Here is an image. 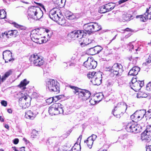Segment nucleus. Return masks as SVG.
I'll list each match as a JSON object with an SVG mask.
<instances>
[{"label": "nucleus", "mask_w": 151, "mask_h": 151, "mask_svg": "<svg viewBox=\"0 0 151 151\" xmlns=\"http://www.w3.org/2000/svg\"><path fill=\"white\" fill-rule=\"evenodd\" d=\"M27 14L28 18L37 20L41 19L43 15V12L40 8L35 6L29 7L28 9Z\"/></svg>", "instance_id": "1"}, {"label": "nucleus", "mask_w": 151, "mask_h": 151, "mask_svg": "<svg viewBox=\"0 0 151 151\" xmlns=\"http://www.w3.org/2000/svg\"><path fill=\"white\" fill-rule=\"evenodd\" d=\"M40 30L39 29H36L32 30L31 32L30 37L31 40L34 42L37 43L41 44L44 42H46L50 38V37L48 35V38H45L46 37L42 36L40 33Z\"/></svg>", "instance_id": "2"}, {"label": "nucleus", "mask_w": 151, "mask_h": 151, "mask_svg": "<svg viewBox=\"0 0 151 151\" xmlns=\"http://www.w3.org/2000/svg\"><path fill=\"white\" fill-rule=\"evenodd\" d=\"M70 87L74 90V93L78 95L79 98L83 101L87 100L91 96V93L88 91L73 86H70Z\"/></svg>", "instance_id": "3"}, {"label": "nucleus", "mask_w": 151, "mask_h": 151, "mask_svg": "<svg viewBox=\"0 0 151 151\" xmlns=\"http://www.w3.org/2000/svg\"><path fill=\"white\" fill-rule=\"evenodd\" d=\"M63 106L60 103H55L51 105L49 108L48 112L50 115H58L63 113Z\"/></svg>", "instance_id": "4"}, {"label": "nucleus", "mask_w": 151, "mask_h": 151, "mask_svg": "<svg viewBox=\"0 0 151 151\" xmlns=\"http://www.w3.org/2000/svg\"><path fill=\"white\" fill-rule=\"evenodd\" d=\"M46 89L50 91L59 92V84L53 79H49L46 82Z\"/></svg>", "instance_id": "5"}, {"label": "nucleus", "mask_w": 151, "mask_h": 151, "mask_svg": "<svg viewBox=\"0 0 151 151\" xmlns=\"http://www.w3.org/2000/svg\"><path fill=\"white\" fill-rule=\"evenodd\" d=\"M136 121L134 119L127 124L125 126V129L126 131L129 132L137 133L139 132L140 129L136 123Z\"/></svg>", "instance_id": "6"}, {"label": "nucleus", "mask_w": 151, "mask_h": 151, "mask_svg": "<svg viewBox=\"0 0 151 151\" xmlns=\"http://www.w3.org/2000/svg\"><path fill=\"white\" fill-rule=\"evenodd\" d=\"M108 70L114 75H120L123 72L122 66L120 64L116 63L111 67L108 68Z\"/></svg>", "instance_id": "7"}, {"label": "nucleus", "mask_w": 151, "mask_h": 151, "mask_svg": "<svg viewBox=\"0 0 151 151\" xmlns=\"http://www.w3.org/2000/svg\"><path fill=\"white\" fill-rule=\"evenodd\" d=\"M29 60L31 63L36 66H40L43 65L44 62L41 58L35 54L31 55Z\"/></svg>", "instance_id": "8"}, {"label": "nucleus", "mask_w": 151, "mask_h": 151, "mask_svg": "<svg viewBox=\"0 0 151 151\" xmlns=\"http://www.w3.org/2000/svg\"><path fill=\"white\" fill-rule=\"evenodd\" d=\"M31 99H32L30 96L24 92L23 93L19 94V101H23L25 102V104L22 106V108L23 109H25L29 106Z\"/></svg>", "instance_id": "9"}, {"label": "nucleus", "mask_w": 151, "mask_h": 151, "mask_svg": "<svg viewBox=\"0 0 151 151\" xmlns=\"http://www.w3.org/2000/svg\"><path fill=\"white\" fill-rule=\"evenodd\" d=\"M141 139L142 141L149 142L151 140V126H148L145 130L141 134Z\"/></svg>", "instance_id": "10"}, {"label": "nucleus", "mask_w": 151, "mask_h": 151, "mask_svg": "<svg viewBox=\"0 0 151 151\" xmlns=\"http://www.w3.org/2000/svg\"><path fill=\"white\" fill-rule=\"evenodd\" d=\"M146 114L145 110H140L136 111L131 116L132 119H134L135 121L139 120L143 118Z\"/></svg>", "instance_id": "11"}, {"label": "nucleus", "mask_w": 151, "mask_h": 151, "mask_svg": "<svg viewBox=\"0 0 151 151\" xmlns=\"http://www.w3.org/2000/svg\"><path fill=\"white\" fill-rule=\"evenodd\" d=\"M86 35V32L83 30H77L74 31L69 34L70 37L73 39L77 38L81 39Z\"/></svg>", "instance_id": "12"}, {"label": "nucleus", "mask_w": 151, "mask_h": 151, "mask_svg": "<svg viewBox=\"0 0 151 151\" xmlns=\"http://www.w3.org/2000/svg\"><path fill=\"white\" fill-rule=\"evenodd\" d=\"M97 64V62L91 58H88L87 60L84 63L83 65L87 69H90L95 68Z\"/></svg>", "instance_id": "13"}, {"label": "nucleus", "mask_w": 151, "mask_h": 151, "mask_svg": "<svg viewBox=\"0 0 151 151\" xmlns=\"http://www.w3.org/2000/svg\"><path fill=\"white\" fill-rule=\"evenodd\" d=\"M136 18H139L140 21L143 22H146L148 19H151V6L147 9L144 15L137 16Z\"/></svg>", "instance_id": "14"}, {"label": "nucleus", "mask_w": 151, "mask_h": 151, "mask_svg": "<svg viewBox=\"0 0 151 151\" xmlns=\"http://www.w3.org/2000/svg\"><path fill=\"white\" fill-rule=\"evenodd\" d=\"M60 13L59 9L57 8H54L50 11L49 16L51 19L55 22L57 21L60 16V15L58 14Z\"/></svg>", "instance_id": "15"}, {"label": "nucleus", "mask_w": 151, "mask_h": 151, "mask_svg": "<svg viewBox=\"0 0 151 151\" xmlns=\"http://www.w3.org/2000/svg\"><path fill=\"white\" fill-rule=\"evenodd\" d=\"M29 81L25 79L22 81L19 84V94L23 93L24 92L26 93H27L26 91L27 89L26 86L29 83Z\"/></svg>", "instance_id": "16"}, {"label": "nucleus", "mask_w": 151, "mask_h": 151, "mask_svg": "<svg viewBox=\"0 0 151 151\" xmlns=\"http://www.w3.org/2000/svg\"><path fill=\"white\" fill-rule=\"evenodd\" d=\"M101 73H97L95 76L93 77L92 79L91 80V81L94 85H99L101 82Z\"/></svg>", "instance_id": "17"}, {"label": "nucleus", "mask_w": 151, "mask_h": 151, "mask_svg": "<svg viewBox=\"0 0 151 151\" xmlns=\"http://www.w3.org/2000/svg\"><path fill=\"white\" fill-rule=\"evenodd\" d=\"M3 58L5 62L8 63L13 60L12 57V53L9 50H6L3 52Z\"/></svg>", "instance_id": "18"}, {"label": "nucleus", "mask_w": 151, "mask_h": 151, "mask_svg": "<svg viewBox=\"0 0 151 151\" xmlns=\"http://www.w3.org/2000/svg\"><path fill=\"white\" fill-rule=\"evenodd\" d=\"M144 82L143 81H139L138 82H136V83L131 84L130 86L132 89L135 91L137 92L141 89V87L144 85Z\"/></svg>", "instance_id": "19"}, {"label": "nucleus", "mask_w": 151, "mask_h": 151, "mask_svg": "<svg viewBox=\"0 0 151 151\" xmlns=\"http://www.w3.org/2000/svg\"><path fill=\"white\" fill-rule=\"evenodd\" d=\"M116 108H118V110L121 112V113H124L125 112L127 109V105L124 102H121L118 103Z\"/></svg>", "instance_id": "20"}, {"label": "nucleus", "mask_w": 151, "mask_h": 151, "mask_svg": "<svg viewBox=\"0 0 151 151\" xmlns=\"http://www.w3.org/2000/svg\"><path fill=\"white\" fill-rule=\"evenodd\" d=\"M83 28L86 31L90 34L94 32V28L93 27V23H90L86 24L83 26Z\"/></svg>", "instance_id": "21"}, {"label": "nucleus", "mask_w": 151, "mask_h": 151, "mask_svg": "<svg viewBox=\"0 0 151 151\" xmlns=\"http://www.w3.org/2000/svg\"><path fill=\"white\" fill-rule=\"evenodd\" d=\"M37 114L34 111L29 110L25 112V117L28 119H33L36 117Z\"/></svg>", "instance_id": "22"}, {"label": "nucleus", "mask_w": 151, "mask_h": 151, "mask_svg": "<svg viewBox=\"0 0 151 151\" xmlns=\"http://www.w3.org/2000/svg\"><path fill=\"white\" fill-rule=\"evenodd\" d=\"M140 70V68L138 66L133 67L129 71L128 75L132 76L137 75Z\"/></svg>", "instance_id": "23"}, {"label": "nucleus", "mask_w": 151, "mask_h": 151, "mask_svg": "<svg viewBox=\"0 0 151 151\" xmlns=\"http://www.w3.org/2000/svg\"><path fill=\"white\" fill-rule=\"evenodd\" d=\"M66 18L69 20H73L76 18L75 14L68 10H66L64 13Z\"/></svg>", "instance_id": "24"}, {"label": "nucleus", "mask_w": 151, "mask_h": 151, "mask_svg": "<svg viewBox=\"0 0 151 151\" xmlns=\"http://www.w3.org/2000/svg\"><path fill=\"white\" fill-rule=\"evenodd\" d=\"M55 22H57L58 24L64 26L65 25L66 20L60 14L59 18L58 19L57 21H56Z\"/></svg>", "instance_id": "25"}, {"label": "nucleus", "mask_w": 151, "mask_h": 151, "mask_svg": "<svg viewBox=\"0 0 151 151\" xmlns=\"http://www.w3.org/2000/svg\"><path fill=\"white\" fill-rule=\"evenodd\" d=\"M52 1L58 6L61 8L65 5L66 0H52Z\"/></svg>", "instance_id": "26"}, {"label": "nucleus", "mask_w": 151, "mask_h": 151, "mask_svg": "<svg viewBox=\"0 0 151 151\" xmlns=\"http://www.w3.org/2000/svg\"><path fill=\"white\" fill-rule=\"evenodd\" d=\"M1 35L3 38L6 37L7 38H9L13 36L12 30L6 31L4 33H2Z\"/></svg>", "instance_id": "27"}, {"label": "nucleus", "mask_w": 151, "mask_h": 151, "mask_svg": "<svg viewBox=\"0 0 151 151\" xmlns=\"http://www.w3.org/2000/svg\"><path fill=\"white\" fill-rule=\"evenodd\" d=\"M115 6V4L112 3H109L105 5V8L107 9V12L112 10Z\"/></svg>", "instance_id": "28"}, {"label": "nucleus", "mask_w": 151, "mask_h": 151, "mask_svg": "<svg viewBox=\"0 0 151 151\" xmlns=\"http://www.w3.org/2000/svg\"><path fill=\"white\" fill-rule=\"evenodd\" d=\"M117 109L118 108H116L115 107L114 111H112V113L114 116L116 118H120L121 117V115L122 113Z\"/></svg>", "instance_id": "29"}, {"label": "nucleus", "mask_w": 151, "mask_h": 151, "mask_svg": "<svg viewBox=\"0 0 151 151\" xmlns=\"http://www.w3.org/2000/svg\"><path fill=\"white\" fill-rule=\"evenodd\" d=\"M81 149V146L80 145V142H76L74 146L72 148V151H80Z\"/></svg>", "instance_id": "30"}, {"label": "nucleus", "mask_w": 151, "mask_h": 151, "mask_svg": "<svg viewBox=\"0 0 151 151\" xmlns=\"http://www.w3.org/2000/svg\"><path fill=\"white\" fill-rule=\"evenodd\" d=\"M94 97L97 102H99L102 99L104 96L101 93H97Z\"/></svg>", "instance_id": "31"}, {"label": "nucleus", "mask_w": 151, "mask_h": 151, "mask_svg": "<svg viewBox=\"0 0 151 151\" xmlns=\"http://www.w3.org/2000/svg\"><path fill=\"white\" fill-rule=\"evenodd\" d=\"M91 137H88L87 140L84 141L87 144L88 147L91 149V148L93 141L91 140Z\"/></svg>", "instance_id": "32"}, {"label": "nucleus", "mask_w": 151, "mask_h": 151, "mask_svg": "<svg viewBox=\"0 0 151 151\" xmlns=\"http://www.w3.org/2000/svg\"><path fill=\"white\" fill-rule=\"evenodd\" d=\"M93 27L94 28V32H96L100 30L101 29V25L97 23H93Z\"/></svg>", "instance_id": "33"}, {"label": "nucleus", "mask_w": 151, "mask_h": 151, "mask_svg": "<svg viewBox=\"0 0 151 151\" xmlns=\"http://www.w3.org/2000/svg\"><path fill=\"white\" fill-rule=\"evenodd\" d=\"M12 73V70H8V71L6 72L4 76L1 78V80L2 81H3L5 80L6 78L8 77L9 75H10Z\"/></svg>", "instance_id": "34"}, {"label": "nucleus", "mask_w": 151, "mask_h": 151, "mask_svg": "<svg viewBox=\"0 0 151 151\" xmlns=\"http://www.w3.org/2000/svg\"><path fill=\"white\" fill-rule=\"evenodd\" d=\"M6 17V12L4 9L0 10V19L5 18Z\"/></svg>", "instance_id": "35"}, {"label": "nucleus", "mask_w": 151, "mask_h": 151, "mask_svg": "<svg viewBox=\"0 0 151 151\" xmlns=\"http://www.w3.org/2000/svg\"><path fill=\"white\" fill-rule=\"evenodd\" d=\"M147 96V95L145 93L141 92H139L137 95V98H145Z\"/></svg>", "instance_id": "36"}, {"label": "nucleus", "mask_w": 151, "mask_h": 151, "mask_svg": "<svg viewBox=\"0 0 151 151\" xmlns=\"http://www.w3.org/2000/svg\"><path fill=\"white\" fill-rule=\"evenodd\" d=\"M31 138L33 139L35 138H38L37 132L35 131H33L32 134L31 135Z\"/></svg>", "instance_id": "37"}, {"label": "nucleus", "mask_w": 151, "mask_h": 151, "mask_svg": "<svg viewBox=\"0 0 151 151\" xmlns=\"http://www.w3.org/2000/svg\"><path fill=\"white\" fill-rule=\"evenodd\" d=\"M99 11L101 13H104L107 12V9L105 8V5L101 7Z\"/></svg>", "instance_id": "38"}, {"label": "nucleus", "mask_w": 151, "mask_h": 151, "mask_svg": "<svg viewBox=\"0 0 151 151\" xmlns=\"http://www.w3.org/2000/svg\"><path fill=\"white\" fill-rule=\"evenodd\" d=\"M97 73L95 72H93L91 73H89L87 75L89 79L91 78V80H92L93 77H94V76H95V75H96V73Z\"/></svg>", "instance_id": "39"}, {"label": "nucleus", "mask_w": 151, "mask_h": 151, "mask_svg": "<svg viewBox=\"0 0 151 151\" xmlns=\"http://www.w3.org/2000/svg\"><path fill=\"white\" fill-rule=\"evenodd\" d=\"M94 49H95V47H91L88 49V51L89 50L90 52V54L91 55H93L96 54Z\"/></svg>", "instance_id": "40"}, {"label": "nucleus", "mask_w": 151, "mask_h": 151, "mask_svg": "<svg viewBox=\"0 0 151 151\" xmlns=\"http://www.w3.org/2000/svg\"><path fill=\"white\" fill-rule=\"evenodd\" d=\"M95 47L94 50L96 51V54L99 53L103 49L102 47L99 46H95Z\"/></svg>", "instance_id": "41"}, {"label": "nucleus", "mask_w": 151, "mask_h": 151, "mask_svg": "<svg viewBox=\"0 0 151 151\" xmlns=\"http://www.w3.org/2000/svg\"><path fill=\"white\" fill-rule=\"evenodd\" d=\"M145 117L150 119L151 118V109H149L147 112H146Z\"/></svg>", "instance_id": "42"}, {"label": "nucleus", "mask_w": 151, "mask_h": 151, "mask_svg": "<svg viewBox=\"0 0 151 151\" xmlns=\"http://www.w3.org/2000/svg\"><path fill=\"white\" fill-rule=\"evenodd\" d=\"M46 102L48 104H50L53 102H55V100H54V97L50 98L46 100Z\"/></svg>", "instance_id": "43"}, {"label": "nucleus", "mask_w": 151, "mask_h": 151, "mask_svg": "<svg viewBox=\"0 0 151 151\" xmlns=\"http://www.w3.org/2000/svg\"><path fill=\"white\" fill-rule=\"evenodd\" d=\"M123 18L125 21H129L130 20V17L128 15H124L123 16Z\"/></svg>", "instance_id": "44"}, {"label": "nucleus", "mask_w": 151, "mask_h": 151, "mask_svg": "<svg viewBox=\"0 0 151 151\" xmlns=\"http://www.w3.org/2000/svg\"><path fill=\"white\" fill-rule=\"evenodd\" d=\"M89 102L91 104L93 105L95 104L97 102V101L96 100H95L94 97L93 98H92L89 100Z\"/></svg>", "instance_id": "45"}, {"label": "nucleus", "mask_w": 151, "mask_h": 151, "mask_svg": "<svg viewBox=\"0 0 151 151\" xmlns=\"http://www.w3.org/2000/svg\"><path fill=\"white\" fill-rule=\"evenodd\" d=\"M146 89L148 91H151V81L149 82L147 84L146 86Z\"/></svg>", "instance_id": "46"}, {"label": "nucleus", "mask_w": 151, "mask_h": 151, "mask_svg": "<svg viewBox=\"0 0 151 151\" xmlns=\"http://www.w3.org/2000/svg\"><path fill=\"white\" fill-rule=\"evenodd\" d=\"M127 47L129 50H131L133 48L134 46L132 43L130 42L128 44Z\"/></svg>", "instance_id": "47"}, {"label": "nucleus", "mask_w": 151, "mask_h": 151, "mask_svg": "<svg viewBox=\"0 0 151 151\" xmlns=\"http://www.w3.org/2000/svg\"><path fill=\"white\" fill-rule=\"evenodd\" d=\"M12 31L13 36L15 37L17 35H18V32L17 30H12Z\"/></svg>", "instance_id": "48"}, {"label": "nucleus", "mask_w": 151, "mask_h": 151, "mask_svg": "<svg viewBox=\"0 0 151 151\" xmlns=\"http://www.w3.org/2000/svg\"><path fill=\"white\" fill-rule=\"evenodd\" d=\"M61 95L56 96H55L54 97V100H55V102H56V101L60 99H61Z\"/></svg>", "instance_id": "49"}, {"label": "nucleus", "mask_w": 151, "mask_h": 151, "mask_svg": "<svg viewBox=\"0 0 151 151\" xmlns=\"http://www.w3.org/2000/svg\"><path fill=\"white\" fill-rule=\"evenodd\" d=\"M1 104L2 106H6L7 105V102L6 101L2 100L1 101Z\"/></svg>", "instance_id": "50"}, {"label": "nucleus", "mask_w": 151, "mask_h": 151, "mask_svg": "<svg viewBox=\"0 0 151 151\" xmlns=\"http://www.w3.org/2000/svg\"><path fill=\"white\" fill-rule=\"evenodd\" d=\"M151 62V54L150 55L148 60L145 63V65H147Z\"/></svg>", "instance_id": "51"}, {"label": "nucleus", "mask_w": 151, "mask_h": 151, "mask_svg": "<svg viewBox=\"0 0 151 151\" xmlns=\"http://www.w3.org/2000/svg\"><path fill=\"white\" fill-rule=\"evenodd\" d=\"M91 137V140L94 141L97 137V136L96 135L93 134L91 136L89 137Z\"/></svg>", "instance_id": "52"}, {"label": "nucleus", "mask_w": 151, "mask_h": 151, "mask_svg": "<svg viewBox=\"0 0 151 151\" xmlns=\"http://www.w3.org/2000/svg\"><path fill=\"white\" fill-rule=\"evenodd\" d=\"M57 151H69L65 150L64 149V147H60L58 148Z\"/></svg>", "instance_id": "53"}, {"label": "nucleus", "mask_w": 151, "mask_h": 151, "mask_svg": "<svg viewBox=\"0 0 151 151\" xmlns=\"http://www.w3.org/2000/svg\"><path fill=\"white\" fill-rule=\"evenodd\" d=\"M22 140L26 144H27L29 143V141L26 139L25 138H23Z\"/></svg>", "instance_id": "54"}, {"label": "nucleus", "mask_w": 151, "mask_h": 151, "mask_svg": "<svg viewBox=\"0 0 151 151\" xmlns=\"http://www.w3.org/2000/svg\"><path fill=\"white\" fill-rule=\"evenodd\" d=\"M45 33H46V35H47V36H45L46 37V38H43L44 39H47V38H48V35H49L47 33H48V32L49 31V30L48 29H45ZM49 36L50 37V36L49 35Z\"/></svg>", "instance_id": "55"}, {"label": "nucleus", "mask_w": 151, "mask_h": 151, "mask_svg": "<svg viewBox=\"0 0 151 151\" xmlns=\"http://www.w3.org/2000/svg\"><path fill=\"white\" fill-rule=\"evenodd\" d=\"M26 29V27L22 25H19V30H25Z\"/></svg>", "instance_id": "56"}, {"label": "nucleus", "mask_w": 151, "mask_h": 151, "mask_svg": "<svg viewBox=\"0 0 151 151\" xmlns=\"http://www.w3.org/2000/svg\"><path fill=\"white\" fill-rule=\"evenodd\" d=\"M132 83L134 84V83H136V82H138L139 81H137V79L136 78H133L132 80Z\"/></svg>", "instance_id": "57"}, {"label": "nucleus", "mask_w": 151, "mask_h": 151, "mask_svg": "<svg viewBox=\"0 0 151 151\" xmlns=\"http://www.w3.org/2000/svg\"><path fill=\"white\" fill-rule=\"evenodd\" d=\"M15 27L18 28L19 27V25L15 22H13L12 23Z\"/></svg>", "instance_id": "58"}, {"label": "nucleus", "mask_w": 151, "mask_h": 151, "mask_svg": "<svg viewBox=\"0 0 151 151\" xmlns=\"http://www.w3.org/2000/svg\"><path fill=\"white\" fill-rule=\"evenodd\" d=\"M146 151H151V145L146 147Z\"/></svg>", "instance_id": "59"}, {"label": "nucleus", "mask_w": 151, "mask_h": 151, "mask_svg": "<svg viewBox=\"0 0 151 151\" xmlns=\"http://www.w3.org/2000/svg\"><path fill=\"white\" fill-rule=\"evenodd\" d=\"M80 116H81V117L84 118L85 116V114L84 112H81L80 113Z\"/></svg>", "instance_id": "60"}, {"label": "nucleus", "mask_w": 151, "mask_h": 151, "mask_svg": "<svg viewBox=\"0 0 151 151\" xmlns=\"http://www.w3.org/2000/svg\"><path fill=\"white\" fill-rule=\"evenodd\" d=\"M19 139H15L14 140V143L15 144H17L18 143Z\"/></svg>", "instance_id": "61"}, {"label": "nucleus", "mask_w": 151, "mask_h": 151, "mask_svg": "<svg viewBox=\"0 0 151 151\" xmlns=\"http://www.w3.org/2000/svg\"><path fill=\"white\" fill-rule=\"evenodd\" d=\"M24 147H22L19 149L20 151H26L24 150Z\"/></svg>", "instance_id": "62"}, {"label": "nucleus", "mask_w": 151, "mask_h": 151, "mask_svg": "<svg viewBox=\"0 0 151 151\" xmlns=\"http://www.w3.org/2000/svg\"><path fill=\"white\" fill-rule=\"evenodd\" d=\"M108 50H107V49H106L105 50V52H106V53H105V54L106 55H108L109 53H108Z\"/></svg>", "instance_id": "63"}, {"label": "nucleus", "mask_w": 151, "mask_h": 151, "mask_svg": "<svg viewBox=\"0 0 151 151\" xmlns=\"http://www.w3.org/2000/svg\"><path fill=\"white\" fill-rule=\"evenodd\" d=\"M7 111L9 113H12V110L10 109H8Z\"/></svg>", "instance_id": "64"}]
</instances>
